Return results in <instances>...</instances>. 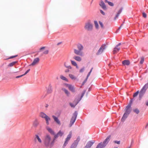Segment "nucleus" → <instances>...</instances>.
Wrapping results in <instances>:
<instances>
[{
    "label": "nucleus",
    "mask_w": 148,
    "mask_h": 148,
    "mask_svg": "<svg viewBox=\"0 0 148 148\" xmlns=\"http://www.w3.org/2000/svg\"><path fill=\"white\" fill-rule=\"evenodd\" d=\"M46 47H41L39 49V52H40L42 51L43 50H44L45 48Z\"/></svg>",
    "instance_id": "ea45409f"
},
{
    "label": "nucleus",
    "mask_w": 148,
    "mask_h": 148,
    "mask_svg": "<svg viewBox=\"0 0 148 148\" xmlns=\"http://www.w3.org/2000/svg\"><path fill=\"white\" fill-rule=\"evenodd\" d=\"M132 102V100H131L130 101V102L131 103Z\"/></svg>",
    "instance_id": "13d9d810"
},
{
    "label": "nucleus",
    "mask_w": 148,
    "mask_h": 148,
    "mask_svg": "<svg viewBox=\"0 0 148 148\" xmlns=\"http://www.w3.org/2000/svg\"><path fill=\"white\" fill-rule=\"evenodd\" d=\"M16 62H13L10 63L8 65V66H14Z\"/></svg>",
    "instance_id": "72a5a7b5"
},
{
    "label": "nucleus",
    "mask_w": 148,
    "mask_h": 148,
    "mask_svg": "<svg viewBox=\"0 0 148 148\" xmlns=\"http://www.w3.org/2000/svg\"><path fill=\"white\" fill-rule=\"evenodd\" d=\"M106 47V45L103 44L101 45L96 53L97 55H99L101 54L105 49Z\"/></svg>",
    "instance_id": "0eeeda50"
},
{
    "label": "nucleus",
    "mask_w": 148,
    "mask_h": 148,
    "mask_svg": "<svg viewBox=\"0 0 148 148\" xmlns=\"http://www.w3.org/2000/svg\"><path fill=\"white\" fill-rule=\"evenodd\" d=\"M85 29L88 31H91L93 28V25L90 21H88L85 24Z\"/></svg>",
    "instance_id": "423d86ee"
},
{
    "label": "nucleus",
    "mask_w": 148,
    "mask_h": 148,
    "mask_svg": "<svg viewBox=\"0 0 148 148\" xmlns=\"http://www.w3.org/2000/svg\"><path fill=\"white\" fill-rule=\"evenodd\" d=\"M120 49V48L119 47H118V46H116L114 48V50L113 51V54H115L118 52Z\"/></svg>",
    "instance_id": "b1692460"
},
{
    "label": "nucleus",
    "mask_w": 148,
    "mask_h": 148,
    "mask_svg": "<svg viewBox=\"0 0 148 148\" xmlns=\"http://www.w3.org/2000/svg\"><path fill=\"white\" fill-rule=\"evenodd\" d=\"M23 76V75H19V76H16V78H19V77H21L22 76Z\"/></svg>",
    "instance_id": "603ef678"
},
{
    "label": "nucleus",
    "mask_w": 148,
    "mask_h": 148,
    "mask_svg": "<svg viewBox=\"0 0 148 148\" xmlns=\"http://www.w3.org/2000/svg\"><path fill=\"white\" fill-rule=\"evenodd\" d=\"M133 111L137 114L139 113V111L138 109H135L133 110Z\"/></svg>",
    "instance_id": "e433bc0d"
},
{
    "label": "nucleus",
    "mask_w": 148,
    "mask_h": 148,
    "mask_svg": "<svg viewBox=\"0 0 148 148\" xmlns=\"http://www.w3.org/2000/svg\"><path fill=\"white\" fill-rule=\"evenodd\" d=\"M34 141L37 143L39 144H41L42 143V141L40 138V136L38 134H35L34 137Z\"/></svg>",
    "instance_id": "9d476101"
},
{
    "label": "nucleus",
    "mask_w": 148,
    "mask_h": 148,
    "mask_svg": "<svg viewBox=\"0 0 148 148\" xmlns=\"http://www.w3.org/2000/svg\"><path fill=\"white\" fill-rule=\"evenodd\" d=\"M53 118V119L54 121L57 123L59 125L61 124L58 118L56 116L53 115L52 116Z\"/></svg>",
    "instance_id": "aec40b11"
},
{
    "label": "nucleus",
    "mask_w": 148,
    "mask_h": 148,
    "mask_svg": "<svg viewBox=\"0 0 148 148\" xmlns=\"http://www.w3.org/2000/svg\"><path fill=\"white\" fill-rule=\"evenodd\" d=\"M60 78L61 79L66 81L68 82V79L62 75H60Z\"/></svg>",
    "instance_id": "7c9ffc66"
},
{
    "label": "nucleus",
    "mask_w": 148,
    "mask_h": 148,
    "mask_svg": "<svg viewBox=\"0 0 148 148\" xmlns=\"http://www.w3.org/2000/svg\"><path fill=\"white\" fill-rule=\"evenodd\" d=\"M123 24H122L119 27V28L118 29H120L121 28V26L123 25Z\"/></svg>",
    "instance_id": "4d7b16f0"
},
{
    "label": "nucleus",
    "mask_w": 148,
    "mask_h": 148,
    "mask_svg": "<svg viewBox=\"0 0 148 148\" xmlns=\"http://www.w3.org/2000/svg\"><path fill=\"white\" fill-rule=\"evenodd\" d=\"M123 9V8H121V9L118 11V12L117 13L116 15V16L114 18L115 20L118 17L119 14L121 13Z\"/></svg>",
    "instance_id": "c756f323"
},
{
    "label": "nucleus",
    "mask_w": 148,
    "mask_h": 148,
    "mask_svg": "<svg viewBox=\"0 0 148 148\" xmlns=\"http://www.w3.org/2000/svg\"><path fill=\"white\" fill-rule=\"evenodd\" d=\"M72 136V132H70L69 134L67 136V137L65 139V141L64 142V143L63 146V147L64 148L68 144V142L70 140V139L71 138Z\"/></svg>",
    "instance_id": "1a4fd4ad"
},
{
    "label": "nucleus",
    "mask_w": 148,
    "mask_h": 148,
    "mask_svg": "<svg viewBox=\"0 0 148 148\" xmlns=\"http://www.w3.org/2000/svg\"><path fill=\"white\" fill-rule=\"evenodd\" d=\"M114 148H118L117 147H115Z\"/></svg>",
    "instance_id": "680f3d73"
},
{
    "label": "nucleus",
    "mask_w": 148,
    "mask_h": 148,
    "mask_svg": "<svg viewBox=\"0 0 148 148\" xmlns=\"http://www.w3.org/2000/svg\"><path fill=\"white\" fill-rule=\"evenodd\" d=\"M110 135L108 136L104 141L103 143L102 144L101 143V145L100 148H103L106 145L110 140Z\"/></svg>",
    "instance_id": "f8f14e48"
},
{
    "label": "nucleus",
    "mask_w": 148,
    "mask_h": 148,
    "mask_svg": "<svg viewBox=\"0 0 148 148\" xmlns=\"http://www.w3.org/2000/svg\"><path fill=\"white\" fill-rule=\"evenodd\" d=\"M84 70V67L82 68V69H81L80 70H79V72L80 73L82 72Z\"/></svg>",
    "instance_id": "49530a36"
},
{
    "label": "nucleus",
    "mask_w": 148,
    "mask_h": 148,
    "mask_svg": "<svg viewBox=\"0 0 148 148\" xmlns=\"http://www.w3.org/2000/svg\"><path fill=\"white\" fill-rule=\"evenodd\" d=\"M80 140L79 137H78L77 139L75 140L71 145L70 148H76Z\"/></svg>",
    "instance_id": "9b49d317"
},
{
    "label": "nucleus",
    "mask_w": 148,
    "mask_h": 148,
    "mask_svg": "<svg viewBox=\"0 0 148 148\" xmlns=\"http://www.w3.org/2000/svg\"><path fill=\"white\" fill-rule=\"evenodd\" d=\"M40 116L42 118L45 119L47 125L49 124V121L51 120V119L46 114L43 112H41L40 114Z\"/></svg>",
    "instance_id": "20e7f679"
},
{
    "label": "nucleus",
    "mask_w": 148,
    "mask_h": 148,
    "mask_svg": "<svg viewBox=\"0 0 148 148\" xmlns=\"http://www.w3.org/2000/svg\"><path fill=\"white\" fill-rule=\"evenodd\" d=\"M144 58L143 57H142L140 58V64H142L144 61Z\"/></svg>",
    "instance_id": "58836bf2"
},
{
    "label": "nucleus",
    "mask_w": 148,
    "mask_h": 148,
    "mask_svg": "<svg viewBox=\"0 0 148 148\" xmlns=\"http://www.w3.org/2000/svg\"><path fill=\"white\" fill-rule=\"evenodd\" d=\"M99 24L101 26V27L102 28H103V25L102 23L100 21V22H99Z\"/></svg>",
    "instance_id": "c03bdc74"
},
{
    "label": "nucleus",
    "mask_w": 148,
    "mask_h": 148,
    "mask_svg": "<svg viewBox=\"0 0 148 148\" xmlns=\"http://www.w3.org/2000/svg\"><path fill=\"white\" fill-rule=\"evenodd\" d=\"M127 148H131V147H128Z\"/></svg>",
    "instance_id": "052dcab7"
},
{
    "label": "nucleus",
    "mask_w": 148,
    "mask_h": 148,
    "mask_svg": "<svg viewBox=\"0 0 148 148\" xmlns=\"http://www.w3.org/2000/svg\"><path fill=\"white\" fill-rule=\"evenodd\" d=\"M62 90L64 91L67 96H69L70 95V92L66 89L64 88H62Z\"/></svg>",
    "instance_id": "393cba45"
},
{
    "label": "nucleus",
    "mask_w": 148,
    "mask_h": 148,
    "mask_svg": "<svg viewBox=\"0 0 148 148\" xmlns=\"http://www.w3.org/2000/svg\"><path fill=\"white\" fill-rule=\"evenodd\" d=\"M100 12L103 15H105V13L101 10H100Z\"/></svg>",
    "instance_id": "3c124183"
},
{
    "label": "nucleus",
    "mask_w": 148,
    "mask_h": 148,
    "mask_svg": "<svg viewBox=\"0 0 148 148\" xmlns=\"http://www.w3.org/2000/svg\"><path fill=\"white\" fill-rule=\"evenodd\" d=\"M40 59L38 58H35L32 63L29 65V66H34L37 64L39 62Z\"/></svg>",
    "instance_id": "4468645a"
},
{
    "label": "nucleus",
    "mask_w": 148,
    "mask_h": 148,
    "mask_svg": "<svg viewBox=\"0 0 148 148\" xmlns=\"http://www.w3.org/2000/svg\"><path fill=\"white\" fill-rule=\"evenodd\" d=\"M69 77L72 79H75L76 78L74 76V75L72 74H69Z\"/></svg>",
    "instance_id": "2f4dec72"
},
{
    "label": "nucleus",
    "mask_w": 148,
    "mask_h": 148,
    "mask_svg": "<svg viewBox=\"0 0 148 148\" xmlns=\"http://www.w3.org/2000/svg\"><path fill=\"white\" fill-rule=\"evenodd\" d=\"M93 69V68H92L90 71L89 72L88 74L87 75V77H86V81L87 80V79H88V77H89V76H90V73H91V72H92V69Z\"/></svg>",
    "instance_id": "f704fd0d"
},
{
    "label": "nucleus",
    "mask_w": 148,
    "mask_h": 148,
    "mask_svg": "<svg viewBox=\"0 0 148 148\" xmlns=\"http://www.w3.org/2000/svg\"><path fill=\"white\" fill-rule=\"evenodd\" d=\"M73 58L76 61L79 62H80L82 60V58L79 56H75L73 57Z\"/></svg>",
    "instance_id": "5701e85b"
},
{
    "label": "nucleus",
    "mask_w": 148,
    "mask_h": 148,
    "mask_svg": "<svg viewBox=\"0 0 148 148\" xmlns=\"http://www.w3.org/2000/svg\"><path fill=\"white\" fill-rule=\"evenodd\" d=\"M39 122L38 120L37 119H36L33 122V126L34 127H36L39 125Z\"/></svg>",
    "instance_id": "412c9836"
},
{
    "label": "nucleus",
    "mask_w": 148,
    "mask_h": 148,
    "mask_svg": "<svg viewBox=\"0 0 148 148\" xmlns=\"http://www.w3.org/2000/svg\"><path fill=\"white\" fill-rule=\"evenodd\" d=\"M17 56V55L11 56L9 58H10V59L12 58H15V57Z\"/></svg>",
    "instance_id": "864d4df0"
},
{
    "label": "nucleus",
    "mask_w": 148,
    "mask_h": 148,
    "mask_svg": "<svg viewBox=\"0 0 148 148\" xmlns=\"http://www.w3.org/2000/svg\"><path fill=\"white\" fill-rule=\"evenodd\" d=\"M52 92V88L51 86V85H49L48 88L47 89V92L48 93H51Z\"/></svg>",
    "instance_id": "a878e982"
},
{
    "label": "nucleus",
    "mask_w": 148,
    "mask_h": 148,
    "mask_svg": "<svg viewBox=\"0 0 148 148\" xmlns=\"http://www.w3.org/2000/svg\"><path fill=\"white\" fill-rule=\"evenodd\" d=\"M99 5L104 10H106L107 8L104 2L101 0L99 3Z\"/></svg>",
    "instance_id": "dca6fc26"
},
{
    "label": "nucleus",
    "mask_w": 148,
    "mask_h": 148,
    "mask_svg": "<svg viewBox=\"0 0 148 148\" xmlns=\"http://www.w3.org/2000/svg\"><path fill=\"white\" fill-rule=\"evenodd\" d=\"M55 139L52 140L51 136L49 134L46 135L44 137V144L45 146L47 147H52L54 142Z\"/></svg>",
    "instance_id": "f257e3e1"
},
{
    "label": "nucleus",
    "mask_w": 148,
    "mask_h": 148,
    "mask_svg": "<svg viewBox=\"0 0 148 148\" xmlns=\"http://www.w3.org/2000/svg\"><path fill=\"white\" fill-rule=\"evenodd\" d=\"M49 52V50L48 49H46L43 53L42 54H48Z\"/></svg>",
    "instance_id": "c9c22d12"
},
{
    "label": "nucleus",
    "mask_w": 148,
    "mask_h": 148,
    "mask_svg": "<svg viewBox=\"0 0 148 148\" xmlns=\"http://www.w3.org/2000/svg\"><path fill=\"white\" fill-rule=\"evenodd\" d=\"M148 125V124H147V125Z\"/></svg>",
    "instance_id": "e2e57ef3"
},
{
    "label": "nucleus",
    "mask_w": 148,
    "mask_h": 148,
    "mask_svg": "<svg viewBox=\"0 0 148 148\" xmlns=\"http://www.w3.org/2000/svg\"><path fill=\"white\" fill-rule=\"evenodd\" d=\"M146 90L143 88H142L140 90L139 95V98L140 99L146 92Z\"/></svg>",
    "instance_id": "f3484780"
},
{
    "label": "nucleus",
    "mask_w": 148,
    "mask_h": 148,
    "mask_svg": "<svg viewBox=\"0 0 148 148\" xmlns=\"http://www.w3.org/2000/svg\"><path fill=\"white\" fill-rule=\"evenodd\" d=\"M64 66L67 69H66L65 71V73H68L69 72V69H71L72 67L70 65H67V63L66 62H64Z\"/></svg>",
    "instance_id": "2eb2a0df"
},
{
    "label": "nucleus",
    "mask_w": 148,
    "mask_h": 148,
    "mask_svg": "<svg viewBox=\"0 0 148 148\" xmlns=\"http://www.w3.org/2000/svg\"><path fill=\"white\" fill-rule=\"evenodd\" d=\"M101 143H99L97 146L96 148H100Z\"/></svg>",
    "instance_id": "8fccbe9b"
},
{
    "label": "nucleus",
    "mask_w": 148,
    "mask_h": 148,
    "mask_svg": "<svg viewBox=\"0 0 148 148\" xmlns=\"http://www.w3.org/2000/svg\"><path fill=\"white\" fill-rule=\"evenodd\" d=\"M107 1H108V0H105V2H107Z\"/></svg>",
    "instance_id": "bf43d9fd"
},
{
    "label": "nucleus",
    "mask_w": 148,
    "mask_h": 148,
    "mask_svg": "<svg viewBox=\"0 0 148 148\" xmlns=\"http://www.w3.org/2000/svg\"><path fill=\"white\" fill-rule=\"evenodd\" d=\"M70 105L72 107L74 108L75 106V105L73 103H70Z\"/></svg>",
    "instance_id": "37998d69"
},
{
    "label": "nucleus",
    "mask_w": 148,
    "mask_h": 148,
    "mask_svg": "<svg viewBox=\"0 0 148 148\" xmlns=\"http://www.w3.org/2000/svg\"><path fill=\"white\" fill-rule=\"evenodd\" d=\"M131 105V104H129L127 105L125 108V112L124 114L122 119L121 121H124L125 119L127 117L128 114L130 113L131 112L130 108Z\"/></svg>",
    "instance_id": "7ed1b4c3"
},
{
    "label": "nucleus",
    "mask_w": 148,
    "mask_h": 148,
    "mask_svg": "<svg viewBox=\"0 0 148 148\" xmlns=\"http://www.w3.org/2000/svg\"><path fill=\"white\" fill-rule=\"evenodd\" d=\"M77 113L76 112H75L73 114L71 121L69 125V126L71 127L75 122L77 117Z\"/></svg>",
    "instance_id": "39448f33"
},
{
    "label": "nucleus",
    "mask_w": 148,
    "mask_h": 148,
    "mask_svg": "<svg viewBox=\"0 0 148 148\" xmlns=\"http://www.w3.org/2000/svg\"><path fill=\"white\" fill-rule=\"evenodd\" d=\"M105 2L107 3L108 4L111 6H113L114 5V4L108 1H107V2Z\"/></svg>",
    "instance_id": "4c0bfd02"
},
{
    "label": "nucleus",
    "mask_w": 148,
    "mask_h": 148,
    "mask_svg": "<svg viewBox=\"0 0 148 148\" xmlns=\"http://www.w3.org/2000/svg\"><path fill=\"white\" fill-rule=\"evenodd\" d=\"M77 48L78 50L75 49H74V53L76 55L82 56L83 53L82 51L84 49L83 46L81 44H79L77 45Z\"/></svg>",
    "instance_id": "f03ea898"
},
{
    "label": "nucleus",
    "mask_w": 148,
    "mask_h": 148,
    "mask_svg": "<svg viewBox=\"0 0 148 148\" xmlns=\"http://www.w3.org/2000/svg\"><path fill=\"white\" fill-rule=\"evenodd\" d=\"M65 85L66 87H68L69 89L72 92H75V88L73 86H72L71 85L68 84H65Z\"/></svg>",
    "instance_id": "ddd939ff"
},
{
    "label": "nucleus",
    "mask_w": 148,
    "mask_h": 148,
    "mask_svg": "<svg viewBox=\"0 0 148 148\" xmlns=\"http://www.w3.org/2000/svg\"><path fill=\"white\" fill-rule=\"evenodd\" d=\"M47 129L51 134L55 135L54 132L51 128L49 127H47Z\"/></svg>",
    "instance_id": "bb28decb"
},
{
    "label": "nucleus",
    "mask_w": 148,
    "mask_h": 148,
    "mask_svg": "<svg viewBox=\"0 0 148 148\" xmlns=\"http://www.w3.org/2000/svg\"><path fill=\"white\" fill-rule=\"evenodd\" d=\"M95 142V141H89L87 143L85 147L87 148H90Z\"/></svg>",
    "instance_id": "a211bd4d"
},
{
    "label": "nucleus",
    "mask_w": 148,
    "mask_h": 148,
    "mask_svg": "<svg viewBox=\"0 0 148 148\" xmlns=\"http://www.w3.org/2000/svg\"><path fill=\"white\" fill-rule=\"evenodd\" d=\"M121 45V43H119L118 45H117L116 46H118V47H119V46L120 45Z\"/></svg>",
    "instance_id": "6e6d98bb"
},
{
    "label": "nucleus",
    "mask_w": 148,
    "mask_h": 148,
    "mask_svg": "<svg viewBox=\"0 0 148 148\" xmlns=\"http://www.w3.org/2000/svg\"><path fill=\"white\" fill-rule=\"evenodd\" d=\"M70 61L71 62V64L75 66L76 67V68L77 69L78 68V66L77 64L75 61L72 60H70Z\"/></svg>",
    "instance_id": "c85d7f7f"
},
{
    "label": "nucleus",
    "mask_w": 148,
    "mask_h": 148,
    "mask_svg": "<svg viewBox=\"0 0 148 148\" xmlns=\"http://www.w3.org/2000/svg\"><path fill=\"white\" fill-rule=\"evenodd\" d=\"M84 93H83L82 94L81 97L79 101H77V100L75 99L73 101V103L74 104V105H75V106L77 105V104L81 100V99H82V98L83 97V96L84 95Z\"/></svg>",
    "instance_id": "4be33fe9"
},
{
    "label": "nucleus",
    "mask_w": 148,
    "mask_h": 148,
    "mask_svg": "<svg viewBox=\"0 0 148 148\" xmlns=\"http://www.w3.org/2000/svg\"><path fill=\"white\" fill-rule=\"evenodd\" d=\"M115 143H116L118 144H120V141H114V142Z\"/></svg>",
    "instance_id": "de8ad7c7"
},
{
    "label": "nucleus",
    "mask_w": 148,
    "mask_h": 148,
    "mask_svg": "<svg viewBox=\"0 0 148 148\" xmlns=\"http://www.w3.org/2000/svg\"><path fill=\"white\" fill-rule=\"evenodd\" d=\"M63 134V133L61 131H60L58 133L54 135V139L57 138L59 136H61Z\"/></svg>",
    "instance_id": "6ab92c4d"
},
{
    "label": "nucleus",
    "mask_w": 148,
    "mask_h": 148,
    "mask_svg": "<svg viewBox=\"0 0 148 148\" xmlns=\"http://www.w3.org/2000/svg\"><path fill=\"white\" fill-rule=\"evenodd\" d=\"M143 16L144 18H146L147 17L146 14L144 12H143Z\"/></svg>",
    "instance_id": "a18cd8bd"
},
{
    "label": "nucleus",
    "mask_w": 148,
    "mask_h": 148,
    "mask_svg": "<svg viewBox=\"0 0 148 148\" xmlns=\"http://www.w3.org/2000/svg\"><path fill=\"white\" fill-rule=\"evenodd\" d=\"M146 105L147 106H148V101H147L146 102Z\"/></svg>",
    "instance_id": "5fc2aeb1"
},
{
    "label": "nucleus",
    "mask_w": 148,
    "mask_h": 148,
    "mask_svg": "<svg viewBox=\"0 0 148 148\" xmlns=\"http://www.w3.org/2000/svg\"><path fill=\"white\" fill-rule=\"evenodd\" d=\"M30 70V69H29V70L27 71H26V72H25V73L24 74H23V76L25 75L27 73H28L29 72V71Z\"/></svg>",
    "instance_id": "09e8293b"
},
{
    "label": "nucleus",
    "mask_w": 148,
    "mask_h": 148,
    "mask_svg": "<svg viewBox=\"0 0 148 148\" xmlns=\"http://www.w3.org/2000/svg\"><path fill=\"white\" fill-rule=\"evenodd\" d=\"M72 136V132H70L69 134L67 136V137L65 139V141L64 142V143L63 146V147L64 148L68 144V142L70 140V139L71 138Z\"/></svg>",
    "instance_id": "6e6552de"
},
{
    "label": "nucleus",
    "mask_w": 148,
    "mask_h": 148,
    "mask_svg": "<svg viewBox=\"0 0 148 148\" xmlns=\"http://www.w3.org/2000/svg\"><path fill=\"white\" fill-rule=\"evenodd\" d=\"M139 92V91H137L133 95V97H134L137 96V95H138Z\"/></svg>",
    "instance_id": "a19ab883"
},
{
    "label": "nucleus",
    "mask_w": 148,
    "mask_h": 148,
    "mask_svg": "<svg viewBox=\"0 0 148 148\" xmlns=\"http://www.w3.org/2000/svg\"><path fill=\"white\" fill-rule=\"evenodd\" d=\"M122 63L124 65H129L130 64V62L128 60H124L122 62Z\"/></svg>",
    "instance_id": "cd10ccee"
},
{
    "label": "nucleus",
    "mask_w": 148,
    "mask_h": 148,
    "mask_svg": "<svg viewBox=\"0 0 148 148\" xmlns=\"http://www.w3.org/2000/svg\"><path fill=\"white\" fill-rule=\"evenodd\" d=\"M94 23L95 26L96 28H98V24L97 22L96 21H95Z\"/></svg>",
    "instance_id": "79ce46f5"
},
{
    "label": "nucleus",
    "mask_w": 148,
    "mask_h": 148,
    "mask_svg": "<svg viewBox=\"0 0 148 148\" xmlns=\"http://www.w3.org/2000/svg\"><path fill=\"white\" fill-rule=\"evenodd\" d=\"M142 88L146 90L148 88V83L146 84Z\"/></svg>",
    "instance_id": "473e14b6"
}]
</instances>
